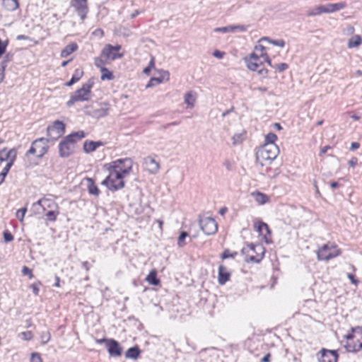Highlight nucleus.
<instances>
[{
  "mask_svg": "<svg viewBox=\"0 0 362 362\" xmlns=\"http://www.w3.org/2000/svg\"><path fill=\"white\" fill-rule=\"evenodd\" d=\"M133 162L131 158H119L106 164L108 176L102 182L110 190L117 191L124 187L123 178L132 170Z\"/></svg>",
  "mask_w": 362,
  "mask_h": 362,
  "instance_id": "1",
  "label": "nucleus"
},
{
  "mask_svg": "<svg viewBox=\"0 0 362 362\" xmlns=\"http://www.w3.org/2000/svg\"><path fill=\"white\" fill-rule=\"evenodd\" d=\"M86 136L83 131L73 132L65 136L59 144V154L62 158L71 155L76 148V143Z\"/></svg>",
  "mask_w": 362,
  "mask_h": 362,
  "instance_id": "2",
  "label": "nucleus"
},
{
  "mask_svg": "<svg viewBox=\"0 0 362 362\" xmlns=\"http://www.w3.org/2000/svg\"><path fill=\"white\" fill-rule=\"evenodd\" d=\"M345 338L347 341L344 347L348 352L357 353L362 350V327H351Z\"/></svg>",
  "mask_w": 362,
  "mask_h": 362,
  "instance_id": "3",
  "label": "nucleus"
},
{
  "mask_svg": "<svg viewBox=\"0 0 362 362\" xmlns=\"http://www.w3.org/2000/svg\"><path fill=\"white\" fill-rule=\"evenodd\" d=\"M264 62H267L270 66H273L272 61L267 53H261L258 56L256 53H252L250 59L247 61V67L249 69L253 71H257L258 74L264 77L267 75V69L262 68L258 69L259 67L264 66Z\"/></svg>",
  "mask_w": 362,
  "mask_h": 362,
  "instance_id": "4",
  "label": "nucleus"
},
{
  "mask_svg": "<svg viewBox=\"0 0 362 362\" xmlns=\"http://www.w3.org/2000/svg\"><path fill=\"white\" fill-rule=\"evenodd\" d=\"M279 153V149L276 144H264L256 152V158L263 165L264 164L263 162L271 163Z\"/></svg>",
  "mask_w": 362,
  "mask_h": 362,
  "instance_id": "5",
  "label": "nucleus"
},
{
  "mask_svg": "<svg viewBox=\"0 0 362 362\" xmlns=\"http://www.w3.org/2000/svg\"><path fill=\"white\" fill-rule=\"evenodd\" d=\"M49 139L41 137L32 142L29 150L25 153V157L28 158L30 155L35 156L37 158H42L48 151Z\"/></svg>",
  "mask_w": 362,
  "mask_h": 362,
  "instance_id": "6",
  "label": "nucleus"
},
{
  "mask_svg": "<svg viewBox=\"0 0 362 362\" xmlns=\"http://www.w3.org/2000/svg\"><path fill=\"white\" fill-rule=\"evenodd\" d=\"M243 254L252 252V255H249V260L251 262L259 263L264 256L265 248L261 244H248L247 247H243L241 250Z\"/></svg>",
  "mask_w": 362,
  "mask_h": 362,
  "instance_id": "7",
  "label": "nucleus"
},
{
  "mask_svg": "<svg viewBox=\"0 0 362 362\" xmlns=\"http://www.w3.org/2000/svg\"><path fill=\"white\" fill-rule=\"evenodd\" d=\"M199 223L201 229L207 235L215 234L218 230V224L215 219L211 217H200Z\"/></svg>",
  "mask_w": 362,
  "mask_h": 362,
  "instance_id": "8",
  "label": "nucleus"
},
{
  "mask_svg": "<svg viewBox=\"0 0 362 362\" xmlns=\"http://www.w3.org/2000/svg\"><path fill=\"white\" fill-rule=\"evenodd\" d=\"M340 253V250H336L335 247L325 244L318 250L317 255L319 260L328 261L339 256Z\"/></svg>",
  "mask_w": 362,
  "mask_h": 362,
  "instance_id": "9",
  "label": "nucleus"
},
{
  "mask_svg": "<svg viewBox=\"0 0 362 362\" xmlns=\"http://www.w3.org/2000/svg\"><path fill=\"white\" fill-rule=\"evenodd\" d=\"M121 49L122 46L120 45H116L115 46H113L110 44H107L103 49L101 57L112 61L117 59H120L124 55L122 53H119V51Z\"/></svg>",
  "mask_w": 362,
  "mask_h": 362,
  "instance_id": "10",
  "label": "nucleus"
},
{
  "mask_svg": "<svg viewBox=\"0 0 362 362\" xmlns=\"http://www.w3.org/2000/svg\"><path fill=\"white\" fill-rule=\"evenodd\" d=\"M47 136L52 140H57L65 132V124L59 120H56L52 125L47 129Z\"/></svg>",
  "mask_w": 362,
  "mask_h": 362,
  "instance_id": "11",
  "label": "nucleus"
},
{
  "mask_svg": "<svg viewBox=\"0 0 362 362\" xmlns=\"http://www.w3.org/2000/svg\"><path fill=\"white\" fill-rule=\"evenodd\" d=\"M319 362H337L339 354L336 350L322 349L317 354Z\"/></svg>",
  "mask_w": 362,
  "mask_h": 362,
  "instance_id": "12",
  "label": "nucleus"
},
{
  "mask_svg": "<svg viewBox=\"0 0 362 362\" xmlns=\"http://www.w3.org/2000/svg\"><path fill=\"white\" fill-rule=\"evenodd\" d=\"M71 3L81 19L84 21L89 11L87 0H71Z\"/></svg>",
  "mask_w": 362,
  "mask_h": 362,
  "instance_id": "13",
  "label": "nucleus"
},
{
  "mask_svg": "<svg viewBox=\"0 0 362 362\" xmlns=\"http://www.w3.org/2000/svg\"><path fill=\"white\" fill-rule=\"evenodd\" d=\"M108 354L112 357H119L122 354V347L120 344L114 339H109L108 343L106 344Z\"/></svg>",
  "mask_w": 362,
  "mask_h": 362,
  "instance_id": "14",
  "label": "nucleus"
},
{
  "mask_svg": "<svg viewBox=\"0 0 362 362\" xmlns=\"http://www.w3.org/2000/svg\"><path fill=\"white\" fill-rule=\"evenodd\" d=\"M254 226L259 235H264V239L267 243H270L272 242L267 238V235H269V237L271 236L272 231L269 226L266 223L262 221H258L256 223H255Z\"/></svg>",
  "mask_w": 362,
  "mask_h": 362,
  "instance_id": "15",
  "label": "nucleus"
},
{
  "mask_svg": "<svg viewBox=\"0 0 362 362\" xmlns=\"http://www.w3.org/2000/svg\"><path fill=\"white\" fill-rule=\"evenodd\" d=\"M170 78V74L167 71L162 70L159 72L158 76H154L151 78L148 83L146 85V88H150L153 87L156 84L163 83L165 81H168Z\"/></svg>",
  "mask_w": 362,
  "mask_h": 362,
  "instance_id": "16",
  "label": "nucleus"
},
{
  "mask_svg": "<svg viewBox=\"0 0 362 362\" xmlns=\"http://www.w3.org/2000/svg\"><path fill=\"white\" fill-rule=\"evenodd\" d=\"M77 94L71 95L70 100L67 101V107L72 106L76 102L78 101H88L91 97V92H76Z\"/></svg>",
  "mask_w": 362,
  "mask_h": 362,
  "instance_id": "17",
  "label": "nucleus"
},
{
  "mask_svg": "<svg viewBox=\"0 0 362 362\" xmlns=\"http://www.w3.org/2000/svg\"><path fill=\"white\" fill-rule=\"evenodd\" d=\"M144 164L145 165V168L151 174H156L159 170V163L154 158L150 156L144 158Z\"/></svg>",
  "mask_w": 362,
  "mask_h": 362,
  "instance_id": "18",
  "label": "nucleus"
},
{
  "mask_svg": "<svg viewBox=\"0 0 362 362\" xmlns=\"http://www.w3.org/2000/svg\"><path fill=\"white\" fill-rule=\"evenodd\" d=\"M230 277V273L228 271L227 268L221 264L218 267V281L220 285H224Z\"/></svg>",
  "mask_w": 362,
  "mask_h": 362,
  "instance_id": "19",
  "label": "nucleus"
},
{
  "mask_svg": "<svg viewBox=\"0 0 362 362\" xmlns=\"http://www.w3.org/2000/svg\"><path fill=\"white\" fill-rule=\"evenodd\" d=\"M85 181L86 182V186L88 192L90 194L98 197L100 194V191L95 183L93 178L86 177Z\"/></svg>",
  "mask_w": 362,
  "mask_h": 362,
  "instance_id": "20",
  "label": "nucleus"
},
{
  "mask_svg": "<svg viewBox=\"0 0 362 362\" xmlns=\"http://www.w3.org/2000/svg\"><path fill=\"white\" fill-rule=\"evenodd\" d=\"M2 153V156L6 161L8 160L7 163H12V165L16 158L17 156V151L16 148H13L10 150H7L6 148H4L0 151Z\"/></svg>",
  "mask_w": 362,
  "mask_h": 362,
  "instance_id": "21",
  "label": "nucleus"
},
{
  "mask_svg": "<svg viewBox=\"0 0 362 362\" xmlns=\"http://www.w3.org/2000/svg\"><path fill=\"white\" fill-rule=\"evenodd\" d=\"M103 146L102 141H86L83 144V151L88 153L95 151L99 146Z\"/></svg>",
  "mask_w": 362,
  "mask_h": 362,
  "instance_id": "22",
  "label": "nucleus"
},
{
  "mask_svg": "<svg viewBox=\"0 0 362 362\" xmlns=\"http://www.w3.org/2000/svg\"><path fill=\"white\" fill-rule=\"evenodd\" d=\"M346 6V2H339L336 4H328L324 5L325 13H329L335 11H340Z\"/></svg>",
  "mask_w": 362,
  "mask_h": 362,
  "instance_id": "23",
  "label": "nucleus"
},
{
  "mask_svg": "<svg viewBox=\"0 0 362 362\" xmlns=\"http://www.w3.org/2000/svg\"><path fill=\"white\" fill-rule=\"evenodd\" d=\"M3 6L8 11H14L19 8L18 0H2Z\"/></svg>",
  "mask_w": 362,
  "mask_h": 362,
  "instance_id": "24",
  "label": "nucleus"
},
{
  "mask_svg": "<svg viewBox=\"0 0 362 362\" xmlns=\"http://www.w3.org/2000/svg\"><path fill=\"white\" fill-rule=\"evenodd\" d=\"M141 354V350L138 346H132L125 352V357L127 358L137 359Z\"/></svg>",
  "mask_w": 362,
  "mask_h": 362,
  "instance_id": "25",
  "label": "nucleus"
},
{
  "mask_svg": "<svg viewBox=\"0 0 362 362\" xmlns=\"http://www.w3.org/2000/svg\"><path fill=\"white\" fill-rule=\"evenodd\" d=\"M146 280L149 283V284L153 286H158L160 283V281L157 277V272L155 269H153L149 272Z\"/></svg>",
  "mask_w": 362,
  "mask_h": 362,
  "instance_id": "26",
  "label": "nucleus"
},
{
  "mask_svg": "<svg viewBox=\"0 0 362 362\" xmlns=\"http://www.w3.org/2000/svg\"><path fill=\"white\" fill-rule=\"evenodd\" d=\"M197 93L196 92H187L185 95V103L187 105V106L190 108L194 106V102L197 99Z\"/></svg>",
  "mask_w": 362,
  "mask_h": 362,
  "instance_id": "27",
  "label": "nucleus"
},
{
  "mask_svg": "<svg viewBox=\"0 0 362 362\" xmlns=\"http://www.w3.org/2000/svg\"><path fill=\"white\" fill-rule=\"evenodd\" d=\"M78 49V45L76 43H71L65 47L64 49L61 52L62 57H67L69 55L72 54Z\"/></svg>",
  "mask_w": 362,
  "mask_h": 362,
  "instance_id": "28",
  "label": "nucleus"
},
{
  "mask_svg": "<svg viewBox=\"0 0 362 362\" xmlns=\"http://www.w3.org/2000/svg\"><path fill=\"white\" fill-rule=\"evenodd\" d=\"M252 195L259 204H264L269 202L268 196L260 192H253Z\"/></svg>",
  "mask_w": 362,
  "mask_h": 362,
  "instance_id": "29",
  "label": "nucleus"
},
{
  "mask_svg": "<svg viewBox=\"0 0 362 362\" xmlns=\"http://www.w3.org/2000/svg\"><path fill=\"white\" fill-rule=\"evenodd\" d=\"M59 214V209H50L45 214L46 220L51 222H54L58 215Z\"/></svg>",
  "mask_w": 362,
  "mask_h": 362,
  "instance_id": "30",
  "label": "nucleus"
},
{
  "mask_svg": "<svg viewBox=\"0 0 362 362\" xmlns=\"http://www.w3.org/2000/svg\"><path fill=\"white\" fill-rule=\"evenodd\" d=\"M325 13L324 5H320L310 8L307 13L308 16H315Z\"/></svg>",
  "mask_w": 362,
  "mask_h": 362,
  "instance_id": "31",
  "label": "nucleus"
},
{
  "mask_svg": "<svg viewBox=\"0 0 362 362\" xmlns=\"http://www.w3.org/2000/svg\"><path fill=\"white\" fill-rule=\"evenodd\" d=\"M260 42L267 41L275 46L284 47L285 46V41L284 40H272L268 37H263L259 40Z\"/></svg>",
  "mask_w": 362,
  "mask_h": 362,
  "instance_id": "32",
  "label": "nucleus"
},
{
  "mask_svg": "<svg viewBox=\"0 0 362 362\" xmlns=\"http://www.w3.org/2000/svg\"><path fill=\"white\" fill-rule=\"evenodd\" d=\"M362 43V39L359 35H355L354 37L349 39L348 42V47L349 48L356 47L359 46Z\"/></svg>",
  "mask_w": 362,
  "mask_h": 362,
  "instance_id": "33",
  "label": "nucleus"
},
{
  "mask_svg": "<svg viewBox=\"0 0 362 362\" xmlns=\"http://www.w3.org/2000/svg\"><path fill=\"white\" fill-rule=\"evenodd\" d=\"M245 132L235 134L232 137L233 144L235 146L241 144L243 141L245 139Z\"/></svg>",
  "mask_w": 362,
  "mask_h": 362,
  "instance_id": "34",
  "label": "nucleus"
},
{
  "mask_svg": "<svg viewBox=\"0 0 362 362\" xmlns=\"http://www.w3.org/2000/svg\"><path fill=\"white\" fill-rule=\"evenodd\" d=\"M47 209H59L58 204L52 199H46V202L44 204L42 211H45Z\"/></svg>",
  "mask_w": 362,
  "mask_h": 362,
  "instance_id": "35",
  "label": "nucleus"
},
{
  "mask_svg": "<svg viewBox=\"0 0 362 362\" xmlns=\"http://www.w3.org/2000/svg\"><path fill=\"white\" fill-rule=\"evenodd\" d=\"M12 167V163H7L6 166L4 168L2 171L0 173V185H1L8 175L11 168Z\"/></svg>",
  "mask_w": 362,
  "mask_h": 362,
  "instance_id": "36",
  "label": "nucleus"
},
{
  "mask_svg": "<svg viewBox=\"0 0 362 362\" xmlns=\"http://www.w3.org/2000/svg\"><path fill=\"white\" fill-rule=\"evenodd\" d=\"M13 56V55L11 53L6 54V55L4 57V59L1 62L0 71H4L6 67L7 66L8 63L12 60Z\"/></svg>",
  "mask_w": 362,
  "mask_h": 362,
  "instance_id": "37",
  "label": "nucleus"
},
{
  "mask_svg": "<svg viewBox=\"0 0 362 362\" xmlns=\"http://www.w3.org/2000/svg\"><path fill=\"white\" fill-rule=\"evenodd\" d=\"M100 71L102 73L101 78L103 80H104V79L112 80L114 78L112 72L109 71L107 68L102 67Z\"/></svg>",
  "mask_w": 362,
  "mask_h": 362,
  "instance_id": "38",
  "label": "nucleus"
},
{
  "mask_svg": "<svg viewBox=\"0 0 362 362\" xmlns=\"http://www.w3.org/2000/svg\"><path fill=\"white\" fill-rule=\"evenodd\" d=\"M277 139V136L272 132L267 134L265 136L264 144H275V141Z\"/></svg>",
  "mask_w": 362,
  "mask_h": 362,
  "instance_id": "39",
  "label": "nucleus"
},
{
  "mask_svg": "<svg viewBox=\"0 0 362 362\" xmlns=\"http://www.w3.org/2000/svg\"><path fill=\"white\" fill-rule=\"evenodd\" d=\"M188 236V233L186 231H181L177 240V245L180 247H182L185 245V240Z\"/></svg>",
  "mask_w": 362,
  "mask_h": 362,
  "instance_id": "40",
  "label": "nucleus"
},
{
  "mask_svg": "<svg viewBox=\"0 0 362 362\" xmlns=\"http://www.w3.org/2000/svg\"><path fill=\"white\" fill-rule=\"evenodd\" d=\"M26 212H27L26 207L21 208L16 211V216L19 220L20 222L23 221V219H24Z\"/></svg>",
  "mask_w": 362,
  "mask_h": 362,
  "instance_id": "41",
  "label": "nucleus"
},
{
  "mask_svg": "<svg viewBox=\"0 0 362 362\" xmlns=\"http://www.w3.org/2000/svg\"><path fill=\"white\" fill-rule=\"evenodd\" d=\"M237 255H238L237 252H230L228 249H226L221 254V257L223 259H228L230 257L234 258Z\"/></svg>",
  "mask_w": 362,
  "mask_h": 362,
  "instance_id": "42",
  "label": "nucleus"
},
{
  "mask_svg": "<svg viewBox=\"0 0 362 362\" xmlns=\"http://www.w3.org/2000/svg\"><path fill=\"white\" fill-rule=\"evenodd\" d=\"M3 236H4V241L6 243L11 242L12 240H13V238H14L13 235L8 230H6L4 231Z\"/></svg>",
  "mask_w": 362,
  "mask_h": 362,
  "instance_id": "43",
  "label": "nucleus"
},
{
  "mask_svg": "<svg viewBox=\"0 0 362 362\" xmlns=\"http://www.w3.org/2000/svg\"><path fill=\"white\" fill-rule=\"evenodd\" d=\"M40 338H41L42 344H46L47 343H48V341L51 339L50 333L49 332H42L40 336Z\"/></svg>",
  "mask_w": 362,
  "mask_h": 362,
  "instance_id": "44",
  "label": "nucleus"
},
{
  "mask_svg": "<svg viewBox=\"0 0 362 362\" xmlns=\"http://www.w3.org/2000/svg\"><path fill=\"white\" fill-rule=\"evenodd\" d=\"M83 74V71L81 69H77L75 70L71 78L74 79V81L77 82L82 77Z\"/></svg>",
  "mask_w": 362,
  "mask_h": 362,
  "instance_id": "45",
  "label": "nucleus"
},
{
  "mask_svg": "<svg viewBox=\"0 0 362 362\" xmlns=\"http://www.w3.org/2000/svg\"><path fill=\"white\" fill-rule=\"evenodd\" d=\"M20 335L22 337V339L25 341L30 340L33 337V334L30 331L23 332L20 334Z\"/></svg>",
  "mask_w": 362,
  "mask_h": 362,
  "instance_id": "46",
  "label": "nucleus"
},
{
  "mask_svg": "<svg viewBox=\"0 0 362 362\" xmlns=\"http://www.w3.org/2000/svg\"><path fill=\"white\" fill-rule=\"evenodd\" d=\"M8 40L3 42L0 39V58L3 56V54L6 52V47L8 45Z\"/></svg>",
  "mask_w": 362,
  "mask_h": 362,
  "instance_id": "47",
  "label": "nucleus"
},
{
  "mask_svg": "<svg viewBox=\"0 0 362 362\" xmlns=\"http://www.w3.org/2000/svg\"><path fill=\"white\" fill-rule=\"evenodd\" d=\"M214 31L225 33H228V32H233V28H232L231 25H229V26L216 28L214 29Z\"/></svg>",
  "mask_w": 362,
  "mask_h": 362,
  "instance_id": "48",
  "label": "nucleus"
},
{
  "mask_svg": "<svg viewBox=\"0 0 362 362\" xmlns=\"http://www.w3.org/2000/svg\"><path fill=\"white\" fill-rule=\"evenodd\" d=\"M272 67H274L278 70L279 72H282L286 69H288V65L286 63H280L277 64L275 66H273Z\"/></svg>",
  "mask_w": 362,
  "mask_h": 362,
  "instance_id": "49",
  "label": "nucleus"
},
{
  "mask_svg": "<svg viewBox=\"0 0 362 362\" xmlns=\"http://www.w3.org/2000/svg\"><path fill=\"white\" fill-rule=\"evenodd\" d=\"M93 85V82L91 81H88L87 83H84L81 88L78 89L77 90H90Z\"/></svg>",
  "mask_w": 362,
  "mask_h": 362,
  "instance_id": "50",
  "label": "nucleus"
},
{
  "mask_svg": "<svg viewBox=\"0 0 362 362\" xmlns=\"http://www.w3.org/2000/svg\"><path fill=\"white\" fill-rule=\"evenodd\" d=\"M22 274L24 275V276H29V278L30 279H32L33 277V272H32V270L28 268V267L26 266H24L22 269Z\"/></svg>",
  "mask_w": 362,
  "mask_h": 362,
  "instance_id": "51",
  "label": "nucleus"
},
{
  "mask_svg": "<svg viewBox=\"0 0 362 362\" xmlns=\"http://www.w3.org/2000/svg\"><path fill=\"white\" fill-rule=\"evenodd\" d=\"M30 362H42V360L38 353H33L31 356Z\"/></svg>",
  "mask_w": 362,
  "mask_h": 362,
  "instance_id": "52",
  "label": "nucleus"
},
{
  "mask_svg": "<svg viewBox=\"0 0 362 362\" xmlns=\"http://www.w3.org/2000/svg\"><path fill=\"white\" fill-rule=\"evenodd\" d=\"M231 26L233 28V32H235V30H239L240 32H245L247 29V25H231Z\"/></svg>",
  "mask_w": 362,
  "mask_h": 362,
  "instance_id": "53",
  "label": "nucleus"
},
{
  "mask_svg": "<svg viewBox=\"0 0 362 362\" xmlns=\"http://www.w3.org/2000/svg\"><path fill=\"white\" fill-rule=\"evenodd\" d=\"M40 283L39 282V283H37H37H35V284H33L30 286L31 288L33 289V293H34L35 295H36V296H37V295H38V293H39V291H40V289H39V286H40Z\"/></svg>",
  "mask_w": 362,
  "mask_h": 362,
  "instance_id": "54",
  "label": "nucleus"
},
{
  "mask_svg": "<svg viewBox=\"0 0 362 362\" xmlns=\"http://www.w3.org/2000/svg\"><path fill=\"white\" fill-rule=\"evenodd\" d=\"M347 277L350 279L351 282L356 286L359 283V281L355 278V275L353 274L348 273Z\"/></svg>",
  "mask_w": 362,
  "mask_h": 362,
  "instance_id": "55",
  "label": "nucleus"
},
{
  "mask_svg": "<svg viewBox=\"0 0 362 362\" xmlns=\"http://www.w3.org/2000/svg\"><path fill=\"white\" fill-rule=\"evenodd\" d=\"M224 54H225V52L219 51L218 49L215 50L213 52V56L218 59H222L223 57Z\"/></svg>",
  "mask_w": 362,
  "mask_h": 362,
  "instance_id": "56",
  "label": "nucleus"
},
{
  "mask_svg": "<svg viewBox=\"0 0 362 362\" xmlns=\"http://www.w3.org/2000/svg\"><path fill=\"white\" fill-rule=\"evenodd\" d=\"M358 164V158L356 157H353L351 160H349V165L352 167V168H354Z\"/></svg>",
  "mask_w": 362,
  "mask_h": 362,
  "instance_id": "57",
  "label": "nucleus"
},
{
  "mask_svg": "<svg viewBox=\"0 0 362 362\" xmlns=\"http://www.w3.org/2000/svg\"><path fill=\"white\" fill-rule=\"evenodd\" d=\"M46 199L47 198H42V199H39L37 202L33 204V206L39 205L42 209L43 206H44V204L46 202Z\"/></svg>",
  "mask_w": 362,
  "mask_h": 362,
  "instance_id": "58",
  "label": "nucleus"
},
{
  "mask_svg": "<svg viewBox=\"0 0 362 362\" xmlns=\"http://www.w3.org/2000/svg\"><path fill=\"white\" fill-rule=\"evenodd\" d=\"M360 147V144L358 142H352L351 144L350 151H355Z\"/></svg>",
  "mask_w": 362,
  "mask_h": 362,
  "instance_id": "59",
  "label": "nucleus"
},
{
  "mask_svg": "<svg viewBox=\"0 0 362 362\" xmlns=\"http://www.w3.org/2000/svg\"><path fill=\"white\" fill-rule=\"evenodd\" d=\"M108 339L107 338H103V339H95V341L98 344H105V345L108 343Z\"/></svg>",
  "mask_w": 362,
  "mask_h": 362,
  "instance_id": "60",
  "label": "nucleus"
},
{
  "mask_svg": "<svg viewBox=\"0 0 362 362\" xmlns=\"http://www.w3.org/2000/svg\"><path fill=\"white\" fill-rule=\"evenodd\" d=\"M270 359L271 354L268 353L261 359V362H270Z\"/></svg>",
  "mask_w": 362,
  "mask_h": 362,
  "instance_id": "61",
  "label": "nucleus"
},
{
  "mask_svg": "<svg viewBox=\"0 0 362 362\" xmlns=\"http://www.w3.org/2000/svg\"><path fill=\"white\" fill-rule=\"evenodd\" d=\"M29 37L25 35H18L16 37V40H28Z\"/></svg>",
  "mask_w": 362,
  "mask_h": 362,
  "instance_id": "62",
  "label": "nucleus"
},
{
  "mask_svg": "<svg viewBox=\"0 0 362 362\" xmlns=\"http://www.w3.org/2000/svg\"><path fill=\"white\" fill-rule=\"evenodd\" d=\"M75 83H76V81H74V79L71 78L69 81L66 82V83H63V85L64 86H71V85H73Z\"/></svg>",
  "mask_w": 362,
  "mask_h": 362,
  "instance_id": "63",
  "label": "nucleus"
},
{
  "mask_svg": "<svg viewBox=\"0 0 362 362\" xmlns=\"http://www.w3.org/2000/svg\"><path fill=\"white\" fill-rule=\"evenodd\" d=\"M82 267L86 270V271H88L89 269H90V267H89V263L87 261H85V262H82Z\"/></svg>",
  "mask_w": 362,
  "mask_h": 362,
  "instance_id": "64",
  "label": "nucleus"
}]
</instances>
